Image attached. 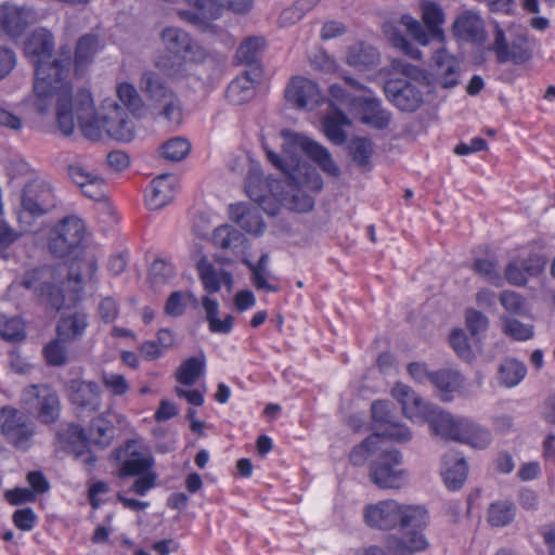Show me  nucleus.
I'll use <instances>...</instances> for the list:
<instances>
[{
  "label": "nucleus",
  "instance_id": "nucleus-2",
  "mask_svg": "<svg viewBox=\"0 0 555 555\" xmlns=\"http://www.w3.org/2000/svg\"><path fill=\"white\" fill-rule=\"evenodd\" d=\"M364 519L370 527L382 530L400 526L403 535L389 540L387 547L390 555H413L428 547V541L421 531L428 522L427 512L422 506L401 505L387 500L367 506Z\"/></svg>",
  "mask_w": 555,
  "mask_h": 555
},
{
  "label": "nucleus",
  "instance_id": "nucleus-55",
  "mask_svg": "<svg viewBox=\"0 0 555 555\" xmlns=\"http://www.w3.org/2000/svg\"><path fill=\"white\" fill-rule=\"evenodd\" d=\"M245 191L248 197L256 203V206H263L269 197L266 195V185L259 177L249 176L245 183Z\"/></svg>",
  "mask_w": 555,
  "mask_h": 555
},
{
  "label": "nucleus",
  "instance_id": "nucleus-10",
  "mask_svg": "<svg viewBox=\"0 0 555 555\" xmlns=\"http://www.w3.org/2000/svg\"><path fill=\"white\" fill-rule=\"evenodd\" d=\"M420 8L425 27L421 22L408 14L401 16V25L422 46H427L431 39L443 41L444 33L441 25L444 23L446 16L442 8L429 0L422 1Z\"/></svg>",
  "mask_w": 555,
  "mask_h": 555
},
{
  "label": "nucleus",
  "instance_id": "nucleus-61",
  "mask_svg": "<svg viewBox=\"0 0 555 555\" xmlns=\"http://www.w3.org/2000/svg\"><path fill=\"white\" fill-rule=\"evenodd\" d=\"M104 180L96 175L81 188V192L93 201H102L105 197Z\"/></svg>",
  "mask_w": 555,
  "mask_h": 555
},
{
  "label": "nucleus",
  "instance_id": "nucleus-5",
  "mask_svg": "<svg viewBox=\"0 0 555 555\" xmlns=\"http://www.w3.org/2000/svg\"><path fill=\"white\" fill-rule=\"evenodd\" d=\"M54 51V37L46 28H38L26 39L24 43L25 55L35 66V77H38V69L42 68L47 76L54 75L60 78H67L72 64L69 52L62 53L59 57L50 61Z\"/></svg>",
  "mask_w": 555,
  "mask_h": 555
},
{
  "label": "nucleus",
  "instance_id": "nucleus-22",
  "mask_svg": "<svg viewBox=\"0 0 555 555\" xmlns=\"http://www.w3.org/2000/svg\"><path fill=\"white\" fill-rule=\"evenodd\" d=\"M260 209L266 210L271 216H275L278 214L275 208L268 210L264 206H249L244 203L230 205L229 212L230 218L243 230L250 234L259 235L264 229Z\"/></svg>",
  "mask_w": 555,
  "mask_h": 555
},
{
  "label": "nucleus",
  "instance_id": "nucleus-58",
  "mask_svg": "<svg viewBox=\"0 0 555 555\" xmlns=\"http://www.w3.org/2000/svg\"><path fill=\"white\" fill-rule=\"evenodd\" d=\"M102 382L115 396H122L129 389L128 382L121 374L103 373Z\"/></svg>",
  "mask_w": 555,
  "mask_h": 555
},
{
  "label": "nucleus",
  "instance_id": "nucleus-48",
  "mask_svg": "<svg viewBox=\"0 0 555 555\" xmlns=\"http://www.w3.org/2000/svg\"><path fill=\"white\" fill-rule=\"evenodd\" d=\"M67 343L56 335V338L44 347L43 353L49 365L63 366L67 363Z\"/></svg>",
  "mask_w": 555,
  "mask_h": 555
},
{
  "label": "nucleus",
  "instance_id": "nucleus-63",
  "mask_svg": "<svg viewBox=\"0 0 555 555\" xmlns=\"http://www.w3.org/2000/svg\"><path fill=\"white\" fill-rule=\"evenodd\" d=\"M37 516L30 507L17 509L13 514L14 525L23 530L29 531L35 527Z\"/></svg>",
  "mask_w": 555,
  "mask_h": 555
},
{
  "label": "nucleus",
  "instance_id": "nucleus-46",
  "mask_svg": "<svg viewBox=\"0 0 555 555\" xmlns=\"http://www.w3.org/2000/svg\"><path fill=\"white\" fill-rule=\"evenodd\" d=\"M114 426L104 417H96L91 422L89 436L94 443L108 446L114 437Z\"/></svg>",
  "mask_w": 555,
  "mask_h": 555
},
{
  "label": "nucleus",
  "instance_id": "nucleus-23",
  "mask_svg": "<svg viewBox=\"0 0 555 555\" xmlns=\"http://www.w3.org/2000/svg\"><path fill=\"white\" fill-rule=\"evenodd\" d=\"M178 180L173 175L165 173L152 180L145 191V202L151 210L162 209L176 195Z\"/></svg>",
  "mask_w": 555,
  "mask_h": 555
},
{
  "label": "nucleus",
  "instance_id": "nucleus-44",
  "mask_svg": "<svg viewBox=\"0 0 555 555\" xmlns=\"http://www.w3.org/2000/svg\"><path fill=\"white\" fill-rule=\"evenodd\" d=\"M191 143L188 139L176 137L167 140L160 146L163 158L169 162H180L190 153Z\"/></svg>",
  "mask_w": 555,
  "mask_h": 555
},
{
  "label": "nucleus",
  "instance_id": "nucleus-50",
  "mask_svg": "<svg viewBox=\"0 0 555 555\" xmlns=\"http://www.w3.org/2000/svg\"><path fill=\"white\" fill-rule=\"evenodd\" d=\"M25 326L18 318L0 319V337L7 341H21L25 338Z\"/></svg>",
  "mask_w": 555,
  "mask_h": 555
},
{
  "label": "nucleus",
  "instance_id": "nucleus-20",
  "mask_svg": "<svg viewBox=\"0 0 555 555\" xmlns=\"http://www.w3.org/2000/svg\"><path fill=\"white\" fill-rule=\"evenodd\" d=\"M70 402L82 412L93 413L101 408V389L95 382L72 379L67 384Z\"/></svg>",
  "mask_w": 555,
  "mask_h": 555
},
{
  "label": "nucleus",
  "instance_id": "nucleus-13",
  "mask_svg": "<svg viewBox=\"0 0 555 555\" xmlns=\"http://www.w3.org/2000/svg\"><path fill=\"white\" fill-rule=\"evenodd\" d=\"M83 237L82 220L75 216L66 217L53 229L49 240V249L56 257H66L81 245Z\"/></svg>",
  "mask_w": 555,
  "mask_h": 555
},
{
  "label": "nucleus",
  "instance_id": "nucleus-47",
  "mask_svg": "<svg viewBox=\"0 0 555 555\" xmlns=\"http://www.w3.org/2000/svg\"><path fill=\"white\" fill-rule=\"evenodd\" d=\"M379 450V436L372 435L357 446L350 453L353 465H362L370 456H376Z\"/></svg>",
  "mask_w": 555,
  "mask_h": 555
},
{
  "label": "nucleus",
  "instance_id": "nucleus-51",
  "mask_svg": "<svg viewBox=\"0 0 555 555\" xmlns=\"http://www.w3.org/2000/svg\"><path fill=\"white\" fill-rule=\"evenodd\" d=\"M119 101L131 112L142 108L143 102L133 85L122 82L117 87Z\"/></svg>",
  "mask_w": 555,
  "mask_h": 555
},
{
  "label": "nucleus",
  "instance_id": "nucleus-30",
  "mask_svg": "<svg viewBox=\"0 0 555 555\" xmlns=\"http://www.w3.org/2000/svg\"><path fill=\"white\" fill-rule=\"evenodd\" d=\"M257 68L248 69L236 77L227 88V99L234 105H242L254 96V83L260 77Z\"/></svg>",
  "mask_w": 555,
  "mask_h": 555
},
{
  "label": "nucleus",
  "instance_id": "nucleus-25",
  "mask_svg": "<svg viewBox=\"0 0 555 555\" xmlns=\"http://www.w3.org/2000/svg\"><path fill=\"white\" fill-rule=\"evenodd\" d=\"M452 29L454 36L463 41L480 43L485 40L483 21L473 11H465L457 15Z\"/></svg>",
  "mask_w": 555,
  "mask_h": 555
},
{
  "label": "nucleus",
  "instance_id": "nucleus-60",
  "mask_svg": "<svg viewBox=\"0 0 555 555\" xmlns=\"http://www.w3.org/2000/svg\"><path fill=\"white\" fill-rule=\"evenodd\" d=\"M372 417L376 423L388 425L395 421L388 401L377 400L371 406Z\"/></svg>",
  "mask_w": 555,
  "mask_h": 555
},
{
  "label": "nucleus",
  "instance_id": "nucleus-41",
  "mask_svg": "<svg viewBox=\"0 0 555 555\" xmlns=\"http://www.w3.org/2000/svg\"><path fill=\"white\" fill-rule=\"evenodd\" d=\"M205 367L204 357H193L185 360L177 370L176 378L184 386H192L202 375Z\"/></svg>",
  "mask_w": 555,
  "mask_h": 555
},
{
  "label": "nucleus",
  "instance_id": "nucleus-4",
  "mask_svg": "<svg viewBox=\"0 0 555 555\" xmlns=\"http://www.w3.org/2000/svg\"><path fill=\"white\" fill-rule=\"evenodd\" d=\"M391 67L411 80L388 79L384 85L386 98L402 112H416L424 103V92L418 82V79L424 78L422 69L403 59H393Z\"/></svg>",
  "mask_w": 555,
  "mask_h": 555
},
{
  "label": "nucleus",
  "instance_id": "nucleus-52",
  "mask_svg": "<svg viewBox=\"0 0 555 555\" xmlns=\"http://www.w3.org/2000/svg\"><path fill=\"white\" fill-rule=\"evenodd\" d=\"M175 276V269L171 263L163 259H156L151 266L150 280L153 285L167 283Z\"/></svg>",
  "mask_w": 555,
  "mask_h": 555
},
{
  "label": "nucleus",
  "instance_id": "nucleus-29",
  "mask_svg": "<svg viewBox=\"0 0 555 555\" xmlns=\"http://www.w3.org/2000/svg\"><path fill=\"white\" fill-rule=\"evenodd\" d=\"M134 448V442H128L125 449L118 451L119 454H127L119 469V477H137L151 472L154 465L153 456L140 453Z\"/></svg>",
  "mask_w": 555,
  "mask_h": 555
},
{
  "label": "nucleus",
  "instance_id": "nucleus-37",
  "mask_svg": "<svg viewBox=\"0 0 555 555\" xmlns=\"http://www.w3.org/2000/svg\"><path fill=\"white\" fill-rule=\"evenodd\" d=\"M266 47V40L262 37L246 38L237 48L235 57L241 64H245L253 68H259V59Z\"/></svg>",
  "mask_w": 555,
  "mask_h": 555
},
{
  "label": "nucleus",
  "instance_id": "nucleus-1",
  "mask_svg": "<svg viewBox=\"0 0 555 555\" xmlns=\"http://www.w3.org/2000/svg\"><path fill=\"white\" fill-rule=\"evenodd\" d=\"M282 137L287 158L278 155L262 141L268 160L285 175V184L288 190L282 201L294 211H310L314 206V199L307 191H321L323 180L313 166L300 159L298 153L307 155L332 177H338L339 167L333 160L328 150L318 142L289 130L282 131Z\"/></svg>",
  "mask_w": 555,
  "mask_h": 555
},
{
  "label": "nucleus",
  "instance_id": "nucleus-64",
  "mask_svg": "<svg viewBox=\"0 0 555 555\" xmlns=\"http://www.w3.org/2000/svg\"><path fill=\"white\" fill-rule=\"evenodd\" d=\"M488 318L481 312L469 309L466 312V325L473 335L483 332L488 327Z\"/></svg>",
  "mask_w": 555,
  "mask_h": 555
},
{
  "label": "nucleus",
  "instance_id": "nucleus-16",
  "mask_svg": "<svg viewBox=\"0 0 555 555\" xmlns=\"http://www.w3.org/2000/svg\"><path fill=\"white\" fill-rule=\"evenodd\" d=\"M37 20V12L30 5H18L9 1L0 5V29L10 38L23 36Z\"/></svg>",
  "mask_w": 555,
  "mask_h": 555
},
{
  "label": "nucleus",
  "instance_id": "nucleus-39",
  "mask_svg": "<svg viewBox=\"0 0 555 555\" xmlns=\"http://www.w3.org/2000/svg\"><path fill=\"white\" fill-rule=\"evenodd\" d=\"M243 263L250 270L251 272V282L257 289H262L268 293H275L279 291V287L270 284L267 281L268 272V263H269V255L263 253L257 263H253L251 261L244 259Z\"/></svg>",
  "mask_w": 555,
  "mask_h": 555
},
{
  "label": "nucleus",
  "instance_id": "nucleus-21",
  "mask_svg": "<svg viewBox=\"0 0 555 555\" xmlns=\"http://www.w3.org/2000/svg\"><path fill=\"white\" fill-rule=\"evenodd\" d=\"M288 102L297 108H313L320 104L322 96L315 82L304 77H295L285 90Z\"/></svg>",
  "mask_w": 555,
  "mask_h": 555
},
{
  "label": "nucleus",
  "instance_id": "nucleus-43",
  "mask_svg": "<svg viewBox=\"0 0 555 555\" xmlns=\"http://www.w3.org/2000/svg\"><path fill=\"white\" fill-rule=\"evenodd\" d=\"M526 373V366L521 362L509 359L500 365L499 379L502 385L514 387L520 383Z\"/></svg>",
  "mask_w": 555,
  "mask_h": 555
},
{
  "label": "nucleus",
  "instance_id": "nucleus-45",
  "mask_svg": "<svg viewBox=\"0 0 555 555\" xmlns=\"http://www.w3.org/2000/svg\"><path fill=\"white\" fill-rule=\"evenodd\" d=\"M196 267L205 291L208 294L218 293L221 288L220 272L215 270L206 257L201 258Z\"/></svg>",
  "mask_w": 555,
  "mask_h": 555
},
{
  "label": "nucleus",
  "instance_id": "nucleus-17",
  "mask_svg": "<svg viewBox=\"0 0 555 555\" xmlns=\"http://www.w3.org/2000/svg\"><path fill=\"white\" fill-rule=\"evenodd\" d=\"M490 50L495 53L496 60L501 64L511 61L520 65L528 62L532 56L526 36L520 35L511 43H507L505 34L499 25L495 26L494 40Z\"/></svg>",
  "mask_w": 555,
  "mask_h": 555
},
{
  "label": "nucleus",
  "instance_id": "nucleus-28",
  "mask_svg": "<svg viewBox=\"0 0 555 555\" xmlns=\"http://www.w3.org/2000/svg\"><path fill=\"white\" fill-rule=\"evenodd\" d=\"M360 108L361 121L375 129L387 128L391 120V113L383 108L382 102L375 96L359 98L356 104Z\"/></svg>",
  "mask_w": 555,
  "mask_h": 555
},
{
  "label": "nucleus",
  "instance_id": "nucleus-9",
  "mask_svg": "<svg viewBox=\"0 0 555 555\" xmlns=\"http://www.w3.org/2000/svg\"><path fill=\"white\" fill-rule=\"evenodd\" d=\"M403 456L395 448L379 447L370 464V479L380 489H399L406 482V470L402 467Z\"/></svg>",
  "mask_w": 555,
  "mask_h": 555
},
{
  "label": "nucleus",
  "instance_id": "nucleus-33",
  "mask_svg": "<svg viewBox=\"0 0 555 555\" xmlns=\"http://www.w3.org/2000/svg\"><path fill=\"white\" fill-rule=\"evenodd\" d=\"M103 48L101 40L95 34L81 36L76 43L74 65L76 73L83 72L93 63L95 55Z\"/></svg>",
  "mask_w": 555,
  "mask_h": 555
},
{
  "label": "nucleus",
  "instance_id": "nucleus-24",
  "mask_svg": "<svg viewBox=\"0 0 555 555\" xmlns=\"http://www.w3.org/2000/svg\"><path fill=\"white\" fill-rule=\"evenodd\" d=\"M64 448L73 453L75 459L85 464L92 466L95 463V456L88 449V437L82 427L76 424H69L61 434Z\"/></svg>",
  "mask_w": 555,
  "mask_h": 555
},
{
  "label": "nucleus",
  "instance_id": "nucleus-27",
  "mask_svg": "<svg viewBox=\"0 0 555 555\" xmlns=\"http://www.w3.org/2000/svg\"><path fill=\"white\" fill-rule=\"evenodd\" d=\"M438 82L442 88H454L459 83L460 66L457 61L444 49H438L433 55Z\"/></svg>",
  "mask_w": 555,
  "mask_h": 555
},
{
  "label": "nucleus",
  "instance_id": "nucleus-34",
  "mask_svg": "<svg viewBox=\"0 0 555 555\" xmlns=\"http://www.w3.org/2000/svg\"><path fill=\"white\" fill-rule=\"evenodd\" d=\"M332 112L323 117L322 127L327 139L336 145H341L347 140L344 127L350 125L348 116L331 101Z\"/></svg>",
  "mask_w": 555,
  "mask_h": 555
},
{
  "label": "nucleus",
  "instance_id": "nucleus-8",
  "mask_svg": "<svg viewBox=\"0 0 555 555\" xmlns=\"http://www.w3.org/2000/svg\"><path fill=\"white\" fill-rule=\"evenodd\" d=\"M140 88L159 115L169 122L181 121L180 101L157 73L145 72L141 77Z\"/></svg>",
  "mask_w": 555,
  "mask_h": 555
},
{
  "label": "nucleus",
  "instance_id": "nucleus-35",
  "mask_svg": "<svg viewBox=\"0 0 555 555\" xmlns=\"http://www.w3.org/2000/svg\"><path fill=\"white\" fill-rule=\"evenodd\" d=\"M346 62L359 70L370 69L379 63V53L372 44L359 41L349 47Z\"/></svg>",
  "mask_w": 555,
  "mask_h": 555
},
{
  "label": "nucleus",
  "instance_id": "nucleus-40",
  "mask_svg": "<svg viewBox=\"0 0 555 555\" xmlns=\"http://www.w3.org/2000/svg\"><path fill=\"white\" fill-rule=\"evenodd\" d=\"M245 241V235L229 224L218 227L212 233L214 244L222 249L234 250L241 247Z\"/></svg>",
  "mask_w": 555,
  "mask_h": 555
},
{
  "label": "nucleus",
  "instance_id": "nucleus-57",
  "mask_svg": "<svg viewBox=\"0 0 555 555\" xmlns=\"http://www.w3.org/2000/svg\"><path fill=\"white\" fill-rule=\"evenodd\" d=\"M450 344L459 357L468 361L473 358V351L467 343V337L462 330H454L450 335Z\"/></svg>",
  "mask_w": 555,
  "mask_h": 555
},
{
  "label": "nucleus",
  "instance_id": "nucleus-11",
  "mask_svg": "<svg viewBox=\"0 0 555 555\" xmlns=\"http://www.w3.org/2000/svg\"><path fill=\"white\" fill-rule=\"evenodd\" d=\"M0 428L5 440L16 449L26 451L33 443L35 425L27 414L11 408L0 410Z\"/></svg>",
  "mask_w": 555,
  "mask_h": 555
},
{
  "label": "nucleus",
  "instance_id": "nucleus-6",
  "mask_svg": "<svg viewBox=\"0 0 555 555\" xmlns=\"http://www.w3.org/2000/svg\"><path fill=\"white\" fill-rule=\"evenodd\" d=\"M437 435L467 443L476 449H485L491 441V434L467 418H455L439 406L427 422Z\"/></svg>",
  "mask_w": 555,
  "mask_h": 555
},
{
  "label": "nucleus",
  "instance_id": "nucleus-59",
  "mask_svg": "<svg viewBox=\"0 0 555 555\" xmlns=\"http://www.w3.org/2000/svg\"><path fill=\"white\" fill-rule=\"evenodd\" d=\"M20 237V233L14 231L7 222L0 221V257L9 259L10 254L7 249Z\"/></svg>",
  "mask_w": 555,
  "mask_h": 555
},
{
  "label": "nucleus",
  "instance_id": "nucleus-49",
  "mask_svg": "<svg viewBox=\"0 0 555 555\" xmlns=\"http://www.w3.org/2000/svg\"><path fill=\"white\" fill-rule=\"evenodd\" d=\"M349 152L353 162L365 167L373 154L372 141L366 138H354L349 144Z\"/></svg>",
  "mask_w": 555,
  "mask_h": 555
},
{
  "label": "nucleus",
  "instance_id": "nucleus-54",
  "mask_svg": "<svg viewBox=\"0 0 555 555\" xmlns=\"http://www.w3.org/2000/svg\"><path fill=\"white\" fill-rule=\"evenodd\" d=\"M374 435L379 436V443L383 438H388L401 443L408 442L412 438L410 429L405 425L398 424L395 421L386 425L384 430L375 433Z\"/></svg>",
  "mask_w": 555,
  "mask_h": 555
},
{
  "label": "nucleus",
  "instance_id": "nucleus-38",
  "mask_svg": "<svg viewBox=\"0 0 555 555\" xmlns=\"http://www.w3.org/2000/svg\"><path fill=\"white\" fill-rule=\"evenodd\" d=\"M462 376L451 370H440L433 372L430 383L440 391V398L443 401H451V393L456 391L462 386Z\"/></svg>",
  "mask_w": 555,
  "mask_h": 555
},
{
  "label": "nucleus",
  "instance_id": "nucleus-15",
  "mask_svg": "<svg viewBox=\"0 0 555 555\" xmlns=\"http://www.w3.org/2000/svg\"><path fill=\"white\" fill-rule=\"evenodd\" d=\"M56 206V196L52 185L42 180H33L25 184L22 192L23 210L33 217H42Z\"/></svg>",
  "mask_w": 555,
  "mask_h": 555
},
{
  "label": "nucleus",
  "instance_id": "nucleus-7",
  "mask_svg": "<svg viewBox=\"0 0 555 555\" xmlns=\"http://www.w3.org/2000/svg\"><path fill=\"white\" fill-rule=\"evenodd\" d=\"M160 40L166 54L159 56L155 65L168 74L180 70L185 62L195 55L197 44L185 30L179 27H165L160 33Z\"/></svg>",
  "mask_w": 555,
  "mask_h": 555
},
{
  "label": "nucleus",
  "instance_id": "nucleus-53",
  "mask_svg": "<svg viewBox=\"0 0 555 555\" xmlns=\"http://www.w3.org/2000/svg\"><path fill=\"white\" fill-rule=\"evenodd\" d=\"M503 331L508 336L518 340H526L533 335V328L531 325L524 324L512 318L503 319Z\"/></svg>",
  "mask_w": 555,
  "mask_h": 555
},
{
  "label": "nucleus",
  "instance_id": "nucleus-19",
  "mask_svg": "<svg viewBox=\"0 0 555 555\" xmlns=\"http://www.w3.org/2000/svg\"><path fill=\"white\" fill-rule=\"evenodd\" d=\"M391 395L401 404L405 417L413 421L424 420L428 422L438 408L424 401L409 386L400 383L392 388Z\"/></svg>",
  "mask_w": 555,
  "mask_h": 555
},
{
  "label": "nucleus",
  "instance_id": "nucleus-3",
  "mask_svg": "<svg viewBox=\"0 0 555 555\" xmlns=\"http://www.w3.org/2000/svg\"><path fill=\"white\" fill-rule=\"evenodd\" d=\"M66 79H59L54 75L47 76L42 68L38 69V77H35L34 82L31 105L42 116L49 114L54 107L57 128L63 135L68 137L75 130V119L72 87Z\"/></svg>",
  "mask_w": 555,
  "mask_h": 555
},
{
  "label": "nucleus",
  "instance_id": "nucleus-14",
  "mask_svg": "<svg viewBox=\"0 0 555 555\" xmlns=\"http://www.w3.org/2000/svg\"><path fill=\"white\" fill-rule=\"evenodd\" d=\"M75 112L82 134L91 140L99 141L105 134L103 116H98L93 98L87 89L77 91L74 98L73 113Z\"/></svg>",
  "mask_w": 555,
  "mask_h": 555
},
{
  "label": "nucleus",
  "instance_id": "nucleus-42",
  "mask_svg": "<svg viewBox=\"0 0 555 555\" xmlns=\"http://www.w3.org/2000/svg\"><path fill=\"white\" fill-rule=\"evenodd\" d=\"M515 518V506L509 501H498L488 508V522L492 527H505Z\"/></svg>",
  "mask_w": 555,
  "mask_h": 555
},
{
  "label": "nucleus",
  "instance_id": "nucleus-32",
  "mask_svg": "<svg viewBox=\"0 0 555 555\" xmlns=\"http://www.w3.org/2000/svg\"><path fill=\"white\" fill-rule=\"evenodd\" d=\"M88 326V315L81 310L63 313L56 324V335L67 341L80 338Z\"/></svg>",
  "mask_w": 555,
  "mask_h": 555
},
{
  "label": "nucleus",
  "instance_id": "nucleus-36",
  "mask_svg": "<svg viewBox=\"0 0 555 555\" xmlns=\"http://www.w3.org/2000/svg\"><path fill=\"white\" fill-rule=\"evenodd\" d=\"M182 1L193 10H177V15L181 21L205 30L209 27V22L217 18L216 15L207 12L208 0Z\"/></svg>",
  "mask_w": 555,
  "mask_h": 555
},
{
  "label": "nucleus",
  "instance_id": "nucleus-12",
  "mask_svg": "<svg viewBox=\"0 0 555 555\" xmlns=\"http://www.w3.org/2000/svg\"><path fill=\"white\" fill-rule=\"evenodd\" d=\"M96 270L98 263L93 257H88L86 259L79 260L77 263H72L67 274V281L63 282L62 286L53 285L49 287L48 299L51 306L56 310L68 308L78 299V293L80 288H76L69 292L67 295L65 294V288L72 282L80 284L85 278L91 280Z\"/></svg>",
  "mask_w": 555,
  "mask_h": 555
},
{
  "label": "nucleus",
  "instance_id": "nucleus-31",
  "mask_svg": "<svg viewBox=\"0 0 555 555\" xmlns=\"http://www.w3.org/2000/svg\"><path fill=\"white\" fill-rule=\"evenodd\" d=\"M442 477L450 490L460 489L467 477V464L457 452L451 451L443 456Z\"/></svg>",
  "mask_w": 555,
  "mask_h": 555
},
{
  "label": "nucleus",
  "instance_id": "nucleus-56",
  "mask_svg": "<svg viewBox=\"0 0 555 555\" xmlns=\"http://www.w3.org/2000/svg\"><path fill=\"white\" fill-rule=\"evenodd\" d=\"M473 269L476 273L485 276L492 284L500 285L501 275L496 263L493 260L477 259L473 264Z\"/></svg>",
  "mask_w": 555,
  "mask_h": 555
},
{
  "label": "nucleus",
  "instance_id": "nucleus-62",
  "mask_svg": "<svg viewBox=\"0 0 555 555\" xmlns=\"http://www.w3.org/2000/svg\"><path fill=\"white\" fill-rule=\"evenodd\" d=\"M501 305L512 313H521L524 311V298L516 292L504 291L500 296Z\"/></svg>",
  "mask_w": 555,
  "mask_h": 555
},
{
  "label": "nucleus",
  "instance_id": "nucleus-18",
  "mask_svg": "<svg viewBox=\"0 0 555 555\" xmlns=\"http://www.w3.org/2000/svg\"><path fill=\"white\" fill-rule=\"evenodd\" d=\"M24 400L43 423H52L59 417V397L51 388L33 385L24 391Z\"/></svg>",
  "mask_w": 555,
  "mask_h": 555
},
{
  "label": "nucleus",
  "instance_id": "nucleus-26",
  "mask_svg": "<svg viewBox=\"0 0 555 555\" xmlns=\"http://www.w3.org/2000/svg\"><path fill=\"white\" fill-rule=\"evenodd\" d=\"M105 134L112 139L129 142L133 139V125L127 114L116 103L109 114L103 115Z\"/></svg>",
  "mask_w": 555,
  "mask_h": 555
}]
</instances>
